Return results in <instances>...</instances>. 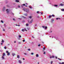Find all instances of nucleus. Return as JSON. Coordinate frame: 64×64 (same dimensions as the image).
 <instances>
[{
	"label": "nucleus",
	"instance_id": "obj_1",
	"mask_svg": "<svg viewBox=\"0 0 64 64\" xmlns=\"http://www.w3.org/2000/svg\"><path fill=\"white\" fill-rule=\"evenodd\" d=\"M24 11H25L27 13H29V9L27 8L24 9Z\"/></svg>",
	"mask_w": 64,
	"mask_h": 64
},
{
	"label": "nucleus",
	"instance_id": "obj_2",
	"mask_svg": "<svg viewBox=\"0 0 64 64\" xmlns=\"http://www.w3.org/2000/svg\"><path fill=\"white\" fill-rule=\"evenodd\" d=\"M5 56V54L4 53H3V56H2V60L4 59V56Z\"/></svg>",
	"mask_w": 64,
	"mask_h": 64
},
{
	"label": "nucleus",
	"instance_id": "obj_3",
	"mask_svg": "<svg viewBox=\"0 0 64 64\" xmlns=\"http://www.w3.org/2000/svg\"><path fill=\"white\" fill-rule=\"evenodd\" d=\"M6 53H7V55H8V56H9V55H10V52H9L8 51H6Z\"/></svg>",
	"mask_w": 64,
	"mask_h": 64
},
{
	"label": "nucleus",
	"instance_id": "obj_4",
	"mask_svg": "<svg viewBox=\"0 0 64 64\" xmlns=\"http://www.w3.org/2000/svg\"><path fill=\"white\" fill-rule=\"evenodd\" d=\"M6 11L7 13H9V12H10V10H9L7 9L6 10Z\"/></svg>",
	"mask_w": 64,
	"mask_h": 64
},
{
	"label": "nucleus",
	"instance_id": "obj_5",
	"mask_svg": "<svg viewBox=\"0 0 64 64\" xmlns=\"http://www.w3.org/2000/svg\"><path fill=\"white\" fill-rule=\"evenodd\" d=\"M42 27L43 28H44V29H46L47 28V26H42Z\"/></svg>",
	"mask_w": 64,
	"mask_h": 64
},
{
	"label": "nucleus",
	"instance_id": "obj_6",
	"mask_svg": "<svg viewBox=\"0 0 64 64\" xmlns=\"http://www.w3.org/2000/svg\"><path fill=\"white\" fill-rule=\"evenodd\" d=\"M33 22V19H32L30 21V23H32Z\"/></svg>",
	"mask_w": 64,
	"mask_h": 64
},
{
	"label": "nucleus",
	"instance_id": "obj_7",
	"mask_svg": "<svg viewBox=\"0 0 64 64\" xmlns=\"http://www.w3.org/2000/svg\"><path fill=\"white\" fill-rule=\"evenodd\" d=\"M19 63H20V64H21V63H22V62L21 61V60H19L18 61Z\"/></svg>",
	"mask_w": 64,
	"mask_h": 64
},
{
	"label": "nucleus",
	"instance_id": "obj_8",
	"mask_svg": "<svg viewBox=\"0 0 64 64\" xmlns=\"http://www.w3.org/2000/svg\"><path fill=\"white\" fill-rule=\"evenodd\" d=\"M54 58V56H52L50 57V58Z\"/></svg>",
	"mask_w": 64,
	"mask_h": 64
},
{
	"label": "nucleus",
	"instance_id": "obj_9",
	"mask_svg": "<svg viewBox=\"0 0 64 64\" xmlns=\"http://www.w3.org/2000/svg\"><path fill=\"white\" fill-rule=\"evenodd\" d=\"M12 55L13 56H14L15 55V54L14 53H12Z\"/></svg>",
	"mask_w": 64,
	"mask_h": 64
},
{
	"label": "nucleus",
	"instance_id": "obj_10",
	"mask_svg": "<svg viewBox=\"0 0 64 64\" xmlns=\"http://www.w3.org/2000/svg\"><path fill=\"white\" fill-rule=\"evenodd\" d=\"M36 57H39V54H36Z\"/></svg>",
	"mask_w": 64,
	"mask_h": 64
},
{
	"label": "nucleus",
	"instance_id": "obj_11",
	"mask_svg": "<svg viewBox=\"0 0 64 64\" xmlns=\"http://www.w3.org/2000/svg\"><path fill=\"white\" fill-rule=\"evenodd\" d=\"M5 7H4L2 9V10L3 11H5Z\"/></svg>",
	"mask_w": 64,
	"mask_h": 64
},
{
	"label": "nucleus",
	"instance_id": "obj_12",
	"mask_svg": "<svg viewBox=\"0 0 64 64\" xmlns=\"http://www.w3.org/2000/svg\"><path fill=\"white\" fill-rule=\"evenodd\" d=\"M16 2H19V1L18 0H16Z\"/></svg>",
	"mask_w": 64,
	"mask_h": 64
},
{
	"label": "nucleus",
	"instance_id": "obj_13",
	"mask_svg": "<svg viewBox=\"0 0 64 64\" xmlns=\"http://www.w3.org/2000/svg\"><path fill=\"white\" fill-rule=\"evenodd\" d=\"M32 17L31 16L28 17V18H30V19H31V18H32Z\"/></svg>",
	"mask_w": 64,
	"mask_h": 64
},
{
	"label": "nucleus",
	"instance_id": "obj_14",
	"mask_svg": "<svg viewBox=\"0 0 64 64\" xmlns=\"http://www.w3.org/2000/svg\"><path fill=\"white\" fill-rule=\"evenodd\" d=\"M20 57V56H19L18 55H17V58H19Z\"/></svg>",
	"mask_w": 64,
	"mask_h": 64
},
{
	"label": "nucleus",
	"instance_id": "obj_15",
	"mask_svg": "<svg viewBox=\"0 0 64 64\" xmlns=\"http://www.w3.org/2000/svg\"><path fill=\"white\" fill-rule=\"evenodd\" d=\"M24 15L25 16H27V15H28L27 14H24Z\"/></svg>",
	"mask_w": 64,
	"mask_h": 64
},
{
	"label": "nucleus",
	"instance_id": "obj_16",
	"mask_svg": "<svg viewBox=\"0 0 64 64\" xmlns=\"http://www.w3.org/2000/svg\"><path fill=\"white\" fill-rule=\"evenodd\" d=\"M60 5L62 6H63V4H60Z\"/></svg>",
	"mask_w": 64,
	"mask_h": 64
},
{
	"label": "nucleus",
	"instance_id": "obj_17",
	"mask_svg": "<svg viewBox=\"0 0 64 64\" xmlns=\"http://www.w3.org/2000/svg\"><path fill=\"white\" fill-rule=\"evenodd\" d=\"M1 23H4V22L2 20H1Z\"/></svg>",
	"mask_w": 64,
	"mask_h": 64
},
{
	"label": "nucleus",
	"instance_id": "obj_18",
	"mask_svg": "<svg viewBox=\"0 0 64 64\" xmlns=\"http://www.w3.org/2000/svg\"><path fill=\"white\" fill-rule=\"evenodd\" d=\"M21 6H18V8H20V7Z\"/></svg>",
	"mask_w": 64,
	"mask_h": 64
},
{
	"label": "nucleus",
	"instance_id": "obj_19",
	"mask_svg": "<svg viewBox=\"0 0 64 64\" xmlns=\"http://www.w3.org/2000/svg\"><path fill=\"white\" fill-rule=\"evenodd\" d=\"M54 6H55L56 7H57V6H58V5H55Z\"/></svg>",
	"mask_w": 64,
	"mask_h": 64
},
{
	"label": "nucleus",
	"instance_id": "obj_20",
	"mask_svg": "<svg viewBox=\"0 0 64 64\" xmlns=\"http://www.w3.org/2000/svg\"><path fill=\"white\" fill-rule=\"evenodd\" d=\"M31 55H34V53H33V52H32L31 53Z\"/></svg>",
	"mask_w": 64,
	"mask_h": 64
},
{
	"label": "nucleus",
	"instance_id": "obj_21",
	"mask_svg": "<svg viewBox=\"0 0 64 64\" xmlns=\"http://www.w3.org/2000/svg\"><path fill=\"white\" fill-rule=\"evenodd\" d=\"M4 27H6V25L5 24H4Z\"/></svg>",
	"mask_w": 64,
	"mask_h": 64
},
{
	"label": "nucleus",
	"instance_id": "obj_22",
	"mask_svg": "<svg viewBox=\"0 0 64 64\" xmlns=\"http://www.w3.org/2000/svg\"><path fill=\"white\" fill-rule=\"evenodd\" d=\"M61 10L62 11H64V9H62Z\"/></svg>",
	"mask_w": 64,
	"mask_h": 64
},
{
	"label": "nucleus",
	"instance_id": "obj_23",
	"mask_svg": "<svg viewBox=\"0 0 64 64\" xmlns=\"http://www.w3.org/2000/svg\"><path fill=\"white\" fill-rule=\"evenodd\" d=\"M51 16H49V18H51Z\"/></svg>",
	"mask_w": 64,
	"mask_h": 64
},
{
	"label": "nucleus",
	"instance_id": "obj_24",
	"mask_svg": "<svg viewBox=\"0 0 64 64\" xmlns=\"http://www.w3.org/2000/svg\"><path fill=\"white\" fill-rule=\"evenodd\" d=\"M28 51H30L31 50L30 49V48H29L28 49Z\"/></svg>",
	"mask_w": 64,
	"mask_h": 64
},
{
	"label": "nucleus",
	"instance_id": "obj_25",
	"mask_svg": "<svg viewBox=\"0 0 64 64\" xmlns=\"http://www.w3.org/2000/svg\"><path fill=\"white\" fill-rule=\"evenodd\" d=\"M18 36L19 38H21V36L19 35Z\"/></svg>",
	"mask_w": 64,
	"mask_h": 64
},
{
	"label": "nucleus",
	"instance_id": "obj_26",
	"mask_svg": "<svg viewBox=\"0 0 64 64\" xmlns=\"http://www.w3.org/2000/svg\"><path fill=\"white\" fill-rule=\"evenodd\" d=\"M24 30H25V31H27V30H26V28H24Z\"/></svg>",
	"mask_w": 64,
	"mask_h": 64
},
{
	"label": "nucleus",
	"instance_id": "obj_27",
	"mask_svg": "<svg viewBox=\"0 0 64 64\" xmlns=\"http://www.w3.org/2000/svg\"><path fill=\"white\" fill-rule=\"evenodd\" d=\"M22 31L24 32V29H23L22 30Z\"/></svg>",
	"mask_w": 64,
	"mask_h": 64
},
{
	"label": "nucleus",
	"instance_id": "obj_28",
	"mask_svg": "<svg viewBox=\"0 0 64 64\" xmlns=\"http://www.w3.org/2000/svg\"><path fill=\"white\" fill-rule=\"evenodd\" d=\"M28 24H26V26H28Z\"/></svg>",
	"mask_w": 64,
	"mask_h": 64
},
{
	"label": "nucleus",
	"instance_id": "obj_29",
	"mask_svg": "<svg viewBox=\"0 0 64 64\" xmlns=\"http://www.w3.org/2000/svg\"><path fill=\"white\" fill-rule=\"evenodd\" d=\"M24 55H27V54H26V53H24Z\"/></svg>",
	"mask_w": 64,
	"mask_h": 64
},
{
	"label": "nucleus",
	"instance_id": "obj_30",
	"mask_svg": "<svg viewBox=\"0 0 64 64\" xmlns=\"http://www.w3.org/2000/svg\"><path fill=\"white\" fill-rule=\"evenodd\" d=\"M2 43H4V40H2Z\"/></svg>",
	"mask_w": 64,
	"mask_h": 64
},
{
	"label": "nucleus",
	"instance_id": "obj_31",
	"mask_svg": "<svg viewBox=\"0 0 64 64\" xmlns=\"http://www.w3.org/2000/svg\"><path fill=\"white\" fill-rule=\"evenodd\" d=\"M10 14H12V15H14V14L12 12Z\"/></svg>",
	"mask_w": 64,
	"mask_h": 64
},
{
	"label": "nucleus",
	"instance_id": "obj_32",
	"mask_svg": "<svg viewBox=\"0 0 64 64\" xmlns=\"http://www.w3.org/2000/svg\"><path fill=\"white\" fill-rule=\"evenodd\" d=\"M56 20H58V19H60V18H56Z\"/></svg>",
	"mask_w": 64,
	"mask_h": 64
},
{
	"label": "nucleus",
	"instance_id": "obj_33",
	"mask_svg": "<svg viewBox=\"0 0 64 64\" xmlns=\"http://www.w3.org/2000/svg\"><path fill=\"white\" fill-rule=\"evenodd\" d=\"M55 38L56 39V40H58V38Z\"/></svg>",
	"mask_w": 64,
	"mask_h": 64
},
{
	"label": "nucleus",
	"instance_id": "obj_34",
	"mask_svg": "<svg viewBox=\"0 0 64 64\" xmlns=\"http://www.w3.org/2000/svg\"><path fill=\"white\" fill-rule=\"evenodd\" d=\"M22 5L23 6H25V4H22Z\"/></svg>",
	"mask_w": 64,
	"mask_h": 64
},
{
	"label": "nucleus",
	"instance_id": "obj_35",
	"mask_svg": "<svg viewBox=\"0 0 64 64\" xmlns=\"http://www.w3.org/2000/svg\"><path fill=\"white\" fill-rule=\"evenodd\" d=\"M4 48L5 49H6V46H4Z\"/></svg>",
	"mask_w": 64,
	"mask_h": 64
},
{
	"label": "nucleus",
	"instance_id": "obj_36",
	"mask_svg": "<svg viewBox=\"0 0 64 64\" xmlns=\"http://www.w3.org/2000/svg\"><path fill=\"white\" fill-rule=\"evenodd\" d=\"M39 11H37V12H36V13L38 14L39 13Z\"/></svg>",
	"mask_w": 64,
	"mask_h": 64
},
{
	"label": "nucleus",
	"instance_id": "obj_37",
	"mask_svg": "<svg viewBox=\"0 0 64 64\" xmlns=\"http://www.w3.org/2000/svg\"><path fill=\"white\" fill-rule=\"evenodd\" d=\"M40 14L42 15H43V13H42V12H41Z\"/></svg>",
	"mask_w": 64,
	"mask_h": 64
},
{
	"label": "nucleus",
	"instance_id": "obj_38",
	"mask_svg": "<svg viewBox=\"0 0 64 64\" xmlns=\"http://www.w3.org/2000/svg\"><path fill=\"white\" fill-rule=\"evenodd\" d=\"M52 17H54L55 16H54V15L53 14L52 15Z\"/></svg>",
	"mask_w": 64,
	"mask_h": 64
},
{
	"label": "nucleus",
	"instance_id": "obj_39",
	"mask_svg": "<svg viewBox=\"0 0 64 64\" xmlns=\"http://www.w3.org/2000/svg\"><path fill=\"white\" fill-rule=\"evenodd\" d=\"M46 54V52H44V54Z\"/></svg>",
	"mask_w": 64,
	"mask_h": 64
},
{
	"label": "nucleus",
	"instance_id": "obj_40",
	"mask_svg": "<svg viewBox=\"0 0 64 64\" xmlns=\"http://www.w3.org/2000/svg\"><path fill=\"white\" fill-rule=\"evenodd\" d=\"M30 8L31 9H32V7H31V6H29Z\"/></svg>",
	"mask_w": 64,
	"mask_h": 64
},
{
	"label": "nucleus",
	"instance_id": "obj_41",
	"mask_svg": "<svg viewBox=\"0 0 64 64\" xmlns=\"http://www.w3.org/2000/svg\"><path fill=\"white\" fill-rule=\"evenodd\" d=\"M54 21V19H52V21Z\"/></svg>",
	"mask_w": 64,
	"mask_h": 64
},
{
	"label": "nucleus",
	"instance_id": "obj_42",
	"mask_svg": "<svg viewBox=\"0 0 64 64\" xmlns=\"http://www.w3.org/2000/svg\"><path fill=\"white\" fill-rule=\"evenodd\" d=\"M7 7H9V6L8 5H7L6 6Z\"/></svg>",
	"mask_w": 64,
	"mask_h": 64
},
{
	"label": "nucleus",
	"instance_id": "obj_43",
	"mask_svg": "<svg viewBox=\"0 0 64 64\" xmlns=\"http://www.w3.org/2000/svg\"><path fill=\"white\" fill-rule=\"evenodd\" d=\"M58 59H59V60H62L61 59L59 58H58Z\"/></svg>",
	"mask_w": 64,
	"mask_h": 64
},
{
	"label": "nucleus",
	"instance_id": "obj_44",
	"mask_svg": "<svg viewBox=\"0 0 64 64\" xmlns=\"http://www.w3.org/2000/svg\"><path fill=\"white\" fill-rule=\"evenodd\" d=\"M53 63V62L52 61L51 62V64H52Z\"/></svg>",
	"mask_w": 64,
	"mask_h": 64
},
{
	"label": "nucleus",
	"instance_id": "obj_45",
	"mask_svg": "<svg viewBox=\"0 0 64 64\" xmlns=\"http://www.w3.org/2000/svg\"><path fill=\"white\" fill-rule=\"evenodd\" d=\"M43 49L44 50H45V48H43Z\"/></svg>",
	"mask_w": 64,
	"mask_h": 64
},
{
	"label": "nucleus",
	"instance_id": "obj_46",
	"mask_svg": "<svg viewBox=\"0 0 64 64\" xmlns=\"http://www.w3.org/2000/svg\"><path fill=\"white\" fill-rule=\"evenodd\" d=\"M25 40H23V42H25Z\"/></svg>",
	"mask_w": 64,
	"mask_h": 64
},
{
	"label": "nucleus",
	"instance_id": "obj_47",
	"mask_svg": "<svg viewBox=\"0 0 64 64\" xmlns=\"http://www.w3.org/2000/svg\"><path fill=\"white\" fill-rule=\"evenodd\" d=\"M40 44H38V46H40Z\"/></svg>",
	"mask_w": 64,
	"mask_h": 64
},
{
	"label": "nucleus",
	"instance_id": "obj_48",
	"mask_svg": "<svg viewBox=\"0 0 64 64\" xmlns=\"http://www.w3.org/2000/svg\"><path fill=\"white\" fill-rule=\"evenodd\" d=\"M22 59L23 60H25V58H23Z\"/></svg>",
	"mask_w": 64,
	"mask_h": 64
},
{
	"label": "nucleus",
	"instance_id": "obj_49",
	"mask_svg": "<svg viewBox=\"0 0 64 64\" xmlns=\"http://www.w3.org/2000/svg\"><path fill=\"white\" fill-rule=\"evenodd\" d=\"M16 26H18V24H16Z\"/></svg>",
	"mask_w": 64,
	"mask_h": 64
},
{
	"label": "nucleus",
	"instance_id": "obj_50",
	"mask_svg": "<svg viewBox=\"0 0 64 64\" xmlns=\"http://www.w3.org/2000/svg\"><path fill=\"white\" fill-rule=\"evenodd\" d=\"M59 64H62V63H61V62H60L59 63Z\"/></svg>",
	"mask_w": 64,
	"mask_h": 64
},
{
	"label": "nucleus",
	"instance_id": "obj_51",
	"mask_svg": "<svg viewBox=\"0 0 64 64\" xmlns=\"http://www.w3.org/2000/svg\"><path fill=\"white\" fill-rule=\"evenodd\" d=\"M18 43L19 44H21V42H19Z\"/></svg>",
	"mask_w": 64,
	"mask_h": 64
},
{
	"label": "nucleus",
	"instance_id": "obj_52",
	"mask_svg": "<svg viewBox=\"0 0 64 64\" xmlns=\"http://www.w3.org/2000/svg\"><path fill=\"white\" fill-rule=\"evenodd\" d=\"M62 64H64V62H62Z\"/></svg>",
	"mask_w": 64,
	"mask_h": 64
},
{
	"label": "nucleus",
	"instance_id": "obj_53",
	"mask_svg": "<svg viewBox=\"0 0 64 64\" xmlns=\"http://www.w3.org/2000/svg\"><path fill=\"white\" fill-rule=\"evenodd\" d=\"M3 31H5V30L4 29H3Z\"/></svg>",
	"mask_w": 64,
	"mask_h": 64
},
{
	"label": "nucleus",
	"instance_id": "obj_54",
	"mask_svg": "<svg viewBox=\"0 0 64 64\" xmlns=\"http://www.w3.org/2000/svg\"><path fill=\"white\" fill-rule=\"evenodd\" d=\"M52 38H54V36H52Z\"/></svg>",
	"mask_w": 64,
	"mask_h": 64
},
{
	"label": "nucleus",
	"instance_id": "obj_55",
	"mask_svg": "<svg viewBox=\"0 0 64 64\" xmlns=\"http://www.w3.org/2000/svg\"><path fill=\"white\" fill-rule=\"evenodd\" d=\"M13 20H14V21H15V19L14 18H13Z\"/></svg>",
	"mask_w": 64,
	"mask_h": 64
},
{
	"label": "nucleus",
	"instance_id": "obj_56",
	"mask_svg": "<svg viewBox=\"0 0 64 64\" xmlns=\"http://www.w3.org/2000/svg\"><path fill=\"white\" fill-rule=\"evenodd\" d=\"M23 18H26L25 17H23Z\"/></svg>",
	"mask_w": 64,
	"mask_h": 64
},
{
	"label": "nucleus",
	"instance_id": "obj_57",
	"mask_svg": "<svg viewBox=\"0 0 64 64\" xmlns=\"http://www.w3.org/2000/svg\"><path fill=\"white\" fill-rule=\"evenodd\" d=\"M56 59H57V56H56Z\"/></svg>",
	"mask_w": 64,
	"mask_h": 64
},
{
	"label": "nucleus",
	"instance_id": "obj_58",
	"mask_svg": "<svg viewBox=\"0 0 64 64\" xmlns=\"http://www.w3.org/2000/svg\"><path fill=\"white\" fill-rule=\"evenodd\" d=\"M16 42V41H15L14 42V43H15Z\"/></svg>",
	"mask_w": 64,
	"mask_h": 64
},
{
	"label": "nucleus",
	"instance_id": "obj_59",
	"mask_svg": "<svg viewBox=\"0 0 64 64\" xmlns=\"http://www.w3.org/2000/svg\"><path fill=\"white\" fill-rule=\"evenodd\" d=\"M1 44V45L3 44V43H2Z\"/></svg>",
	"mask_w": 64,
	"mask_h": 64
},
{
	"label": "nucleus",
	"instance_id": "obj_60",
	"mask_svg": "<svg viewBox=\"0 0 64 64\" xmlns=\"http://www.w3.org/2000/svg\"><path fill=\"white\" fill-rule=\"evenodd\" d=\"M32 37H33V38H34V37L32 36Z\"/></svg>",
	"mask_w": 64,
	"mask_h": 64
},
{
	"label": "nucleus",
	"instance_id": "obj_61",
	"mask_svg": "<svg viewBox=\"0 0 64 64\" xmlns=\"http://www.w3.org/2000/svg\"><path fill=\"white\" fill-rule=\"evenodd\" d=\"M26 4H28L26 3Z\"/></svg>",
	"mask_w": 64,
	"mask_h": 64
},
{
	"label": "nucleus",
	"instance_id": "obj_62",
	"mask_svg": "<svg viewBox=\"0 0 64 64\" xmlns=\"http://www.w3.org/2000/svg\"><path fill=\"white\" fill-rule=\"evenodd\" d=\"M18 26H20V25H18Z\"/></svg>",
	"mask_w": 64,
	"mask_h": 64
},
{
	"label": "nucleus",
	"instance_id": "obj_63",
	"mask_svg": "<svg viewBox=\"0 0 64 64\" xmlns=\"http://www.w3.org/2000/svg\"><path fill=\"white\" fill-rule=\"evenodd\" d=\"M22 6V7H23V6Z\"/></svg>",
	"mask_w": 64,
	"mask_h": 64
},
{
	"label": "nucleus",
	"instance_id": "obj_64",
	"mask_svg": "<svg viewBox=\"0 0 64 64\" xmlns=\"http://www.w3.org/2000/svg\"><path fill=\"white\" fill-rule=\"evenodd\" d=\"M26 7H27V6H26Z\"/></svg>",
	"mask_w": 64,
	"mask_h": 64
}]
</instances>
